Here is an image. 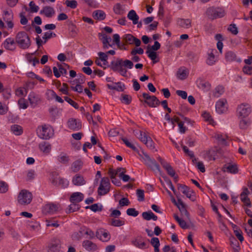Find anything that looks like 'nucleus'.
<instances>
[{
  "label": "nucleus",
  "instance_id": "nucleus-1",
  "mask_svg": "<svg viewBox=\"0 0 252 252\" xmlns=\"http://www.w3.org/2000/svg\"><path fill=\"white\" fill-rule=\"evenodd\" d=\"M140 160L148 166L155 173H161L159 166L154 159L151 158L148 154L144 151H139L138 153Z\"/></svg>",
  "mask_w": 252,
  "mask_h": 252
},
{
  "label": "nucleus",
  "instance_id": "nucleus-2",
  "mask_svg": "<svg viewBox=\"0 0 252 252\" xmlns=\"http://www.w3.org/2000/svg\"><path fill=\"white\" fill-rule=\"evenodd\" d=\"M36 133L40 139L48 140L54 136V130L51 126L44 125L38 126Z\"/></svg>",
  "mask_w": 252,
  "mask_h": 252
},
{
  "label": "nucleus",
  "instance_id": "nucleus-3",
  "mask_svg": "<svg viewBox=\"0 0 252 252\" xmlns=\"http://www.w3.org/2000/svg\"><path fill=\"white\" fill-rule=\"evenodd\" d=\"M16 42L22 49H28L31 44L28 34L25 32H18L15 37Z\"/></svg>",
  "mask_w": 252,
  "mask_h": 252
},
{
  "label": "nucleus",
  "instance_id": "nucleus-4",
  "mask_svg": "<svg viewBox=\"0 0 252 252\" xmlns=\"http://www.w3.org/2000/svg\"><path fill=\"white\" fill-rule=\"evenodd\" d=\"M2 17L6 24V29L8 31L12 32L14 26L13 22V13L12 10H4L2 11Z\"/></svg>",
  "mask_w": 252,
  "mask_h": 252
},
{
  "label": "nucleus",
  "instance_id": "nucleus-5",
  "mask_svg": "<svg viewBox=\"0 0 252 252\" xmlns=\"http://www.w3.org/2000/svg\"><path fill=\"white\" fill-rule=\"evenodd\" d=\"M160 47V43L158 41H156L151 48L148 49L146 51L148 57L152 61L153 63H157L159 61L158 55L156 52V51L158 50Z\"/></svg>",
  "mask_w": 252,
  "mask_h": 252
},
{
  "label": "nucleus",
  "instance_id": "nucleus-6",
  "mask_svg": "<svg viewBox=\"0 0 252 252\" xmlns=\"http://www.w3.org/2000/svg\"><path fill=\"white\" fill-rule=\"evenodd\" d=\"M32 198L31 192L27 190H22L18 196V203L22 205H26L31 203Z\"/></svg>",
  "mask_w": 252,
  "mask_h": 252
},
{
  "label": "nucleus",
  "instance_id": "nucleus-7",
  "mask_svg": "<svg viewBox=\"0 0 252 252\" xmlns=\"http://www.w3.org/2000/svg\"><path fill=\"white\" fill-rule=\"evenodd\" d=\"M242 192L240 193V199L243 203V207L251 208L252 207V202L248 195L250 192L246 187H243Z\"/></svg>",
  "mask_w": 252,
  "mask_h": 252
},
{
  "label": "nucleus",
  "instance_id": "nucleus-8",
  "mask_svg": "<svg viewBox=\"0 0 252 252\" xmlns=\"http://www.w3.org/2000/svg\"><path fill=\"white\" fill-rule=\"evenodd\" d=\"M110 183L108 178L104 177L101 179L100 185L98 188V193L100 195H105L110 190Z\"/></svg>",
  "mask_w": 252,
  "mask_h": 252
},
{
  "label": "nucleus",
  "instance_id": "nucleus-9",
  "mask_svg": "<svg viewBox=\"0 0 252 252\" xmlns=\"http://www.w3.org/2000/svg\"><path fill=\"white\" fill-rule=\"evenodd\" d=\"M137 137L149 149L152 150L155 149V145L153 141L151 138L148 136L145 132L140 131L137 134Z\"/></svg>",
  "mask_w": 252,
  "mask_h": 252
},
{
  "label": "nucleus",
  "instance_id": "nucleus-10",
  "mask_svg": "<svg viewBox=\"0 0 252 252\" xmlns=\"http://www.w3.org/2000/svg\"><path fill=\"white\" fill-rule=\"evenodd\" d=\"M216 111L219 114L225 113L228 109V104L225 99L221 98L218 100L215 104Z\"/></svg>",
  "mask_w": 252,
  "mask_h": 252
},
{
  "label": "nucleus",
  "instance_id": "nucleus-11",
  "mask_svg": "<svg viewBox=\"0 0 252 252\" xmlns=\"http://www.w3.org/2000/svg\"><path fill=\"white\" fill-rule=\"evenodd\" d=\"M95 236L100 241L103 242H107L111 239V235L108 230L100 228L98 229L95 234Z\"/></svg>",
  "mask_w": 252,
  "mask_h": 252
},
{
  "label": "nucleus",
  "instance_id": "nucleus-12",
  "mask_svg": "<svg viewBox=\"0 0 252 252\" xmlns=\"http://www.w3.org/2000/svg\"><path fill=\"white\" fill-rule=\"evenodd\" d=\"M142 95L145 99V102L150 107H156L159 105V101L155 96L150 95L149 94L147 93H143Z\"/></svg>",
  "mask_w": 252,
  "mask_h": 252
},
{
  "label": "nucleus",
  "instance_id": "nucleus-13",
  "mask_svg": "<svg viewBox=\"0 0 252 252\" xmlns=\"http://www.w3.org/2000/svg\"><path fill=\"white\" fill-rule=\"evenodd\" d=\"M251 112L250 106L247 103H243L237 108V113L239 116L245 118L248 116Z\"/></svg>",
  "mask_w": 252,
  "mask_h": 252
},
{
  "label": "nucleus",
  "instance_id": "nucleus-14",
  "mask_svg": "<svg viewBox=\"0 0 252 252\" xmlns=\"http://www.w3.org/2000/svg\"><path fill=\"white\" fill-rule=\"evenodd\" d=\"M122 59L118 60L112 66V69L115 71L118 72L121 75L126 77L127 75V70L122 63Z\"/></svg>",
  "mask_w": 252,
  "mask_h": 252
},
{
  "label": "nucleus",
  "instance_id": "nucleus-15",
  "mask_svg": "<svg viewBox=\"0 0 252 252\" xmlns=\"http://www.w3.org/2000/svg\"><path fill=\"white\" fill-rule=\"evenodd\" d=\"M159 161L162 167L166 170L168 174L177 181L178 176L176 175L175 172L172 166L168 162L161 158H159Z\"/></svg>",
  "mask_w": 252,
  "mask_h": 252
},
{
  "label": "nucleus",
  "instance_id": "nucleus-16",
  "mask_svg": "<svg viewBox=\"0 0 252 252\" xmlns=\"http://www.w3.org/2000/svg\"><path fill=\"white\" fill-rule=\"evenodd\" d=\"M179 189H181V191L183 194H184L187 197L189 198L191 201H194L195 200V193L192 190L190 189L186 185H180Z\"/></svg>",
  "mask_w": 252,
  "mask_h": 252
},
{
  "label": "nucleus",
  "instance_id": "nucleus-17",
  "mask_svg": "<svg viewBox=\"0 0 252 252\" xmlns=\"http://www.w3.org/2000/svg\"><path fill=\"white\" fill-rule=\"evenodd\" d=\"M60 206L52 203H47L43 207V212L45 214H54L59 210Z\"/></svg>",
  "mask_w": 252,
  "mask_h": 252
},
{
  "label": "nucleus",
  "instance_id": "nucleus-18",
  "mask_svg": "<svg viewBox=\"0 0 252 252\" xmlns=\"http://www.w3.org/2000/svg\"><path fill=\"white\" fill-rule=\"evenodd\" d=\"M16 42L13 38H6L2 43L3 47L9 51H13L16 48Z\"/></svg>",
  "mask_w": 252,
  "mask_h": 252
},
{
  "label": "nucleus",
  "instance_id": "nucleus-19",
  "mask_svg": "<svg viewBox=\"0 0 252 252\" xmlns=\"http://www.w3.org/2000/svg\"><path fill=\"white\" fill-rule=\"evenodd\" d=\"M172 201L176 205L182 214H184L187 218H189V215L186 209V205L181 199H178L177 201H176L174 198H173Z\"/></svg>",
  "mask_w": 252,
  "mask_h": 252
},
{
  "label": "nucleus",
  "instance_id": "nucleus-20",
  "mask_svg": "<svg viewBox=\"0 0 252 252\" xmlns=\"http://www.w3.org/2000/svg\"><path fill=\"white\" fill-rule=\"evenodd\" d=\"M67 127L73 130H78L81 128V123L79 120L70 118L67 121Z\"/></svg>",
  "mask_w": 252,
  "mask_h": 252
},
{
  "label": "nucleus",
  "instance_id": "nucleus-21",
  "mask_svg": "<svg viewBox=\"0 0 252 252\" xmlns=\"http://www.w3.org/2000/svg\"><path fill=\"white\" fill-rule=\"evenodd\" d=\"M56 34L50 32H47L44 33L42 39L39 36L36 38V44L38 47L40 46L43 43L46 42L47 40L53 36H55Z\"/></svg>",
  "mask_w": 252,
  "mask_h": 252
},
{
  "label": "nucleus",
  "instance_id": "nucleus-22",
  "mask_svg": "<svg viewBox=\"0 0 252 252\" xmlns=\"http://www.w3.org/2000/svg\"><path fill=\"white\" fill-rule=\"evenodd\" d=\"M209 14L211 15L212 18H219L223 17L225 12L223 9L221 8H217L215 9H210L208 11Z\"/></svg>",
  "mask_w": 252,
  "mask_h": 252
},
{
  "label": "nucleus",
  "instance_id": "nucleus-23",
  "mask_svg": "<svg viewBox=\"0 0 252 252\" xmlns=\"http://www.w3.org/2000/svg\"><path fill=\"white\" fill-rule=\"evenodd\" d=\"M39 14L43 15L47 18H51L55 14V10L54 8L50 6H45L43 7L42 9L40 11Z\"/></svg>",
  "mask_w": 252,
  "mask_h": 252
},
{
  "label": "nucleus",
  "instance_id": "nucleus-24",
  "mask_svg": "<svg viewBox=\"0 0 252 252\" xmlns=\"http://www.w3.org/2000/svg\"><path fill=\"white\" fill-rule=\"evenodd\" d=\"M82 246L85 250L89 252H94L97 249L96 244L89 240L83 241L82 242Z\"/></svg>",
  "mask_w": 252,
  "mask_h": 252
},
{
  "label": "nucleus",
  "instance_id": "nucleus-25",
  "mask_svg": "<svg viewBox=\"0 0 252 252\" xmlns=\"http://www.w3.org/2000/svg\"><path fill=\"white\" fill-rule=\"evenodd\" d=\"M124 39L126 42L129 44L135 45L137 47H139L141 44V41L140 39L135 37L130 34H126L124 35Z\"/></svg>",
  "mask_w": 252,
  "mask_h": 252
},
{
  "label": "nucleus",
  "instance_id": "nucleus-26",
  "mask_svg": "<svg viewBox=\"0 0 252 252\" xmlns=\"http://www.w3.org/2000/svg\"><path fill=\"white\" fill-rule=\"evenodd\" d=\"M54 75L56 78L60 77L62 75H65L67 74V71L64 69L61 64H58L57 66L53 67Z\"/></svg>",
  "mask_w": 252,
  "mask_h": 252
},
{
  "label": "nucleus",
  "instance_id": "nucleus-27",
  "mask_svg": "<svg viewBox=\"0 0 252 252\" xmlns=\"http://www.w3.org/2000/svg\"><path fill=\"white\" fill-rule=\"evenodd\" d=\"M38 147L40 151L46 155H49L52 149L51 145L47 142H42L40 143L39 144Z\"/></svg>",
  "mask_w": 252,
  "mask_h": 252
},
{
  "label": "nucleus",
  "instance_id": "nucleus-28",
  "mask_svg": "<svg viewBox=\"0 0 252 252\" xmlns=\"http://www.w3.org/2000/svg\"><path fill=\"white\" fill-rule=\"evenodd\" d=\"M72 183L74 186H82L85 185L86 182L82 176L76 174L72 177Z\"/></svg>",
  "mask_w": 252,
  "mask_h": 252
},
{
  "label": "nucleus",
  "instance_id": "nucleus-29",
  "mask_svg": "<svg viewBox=\"0 0 252 252\" xmlns=\"http://www.w3.org/2000/svg\"><path fill=\"white\" fill-rule=\"evenodd\" d=\"M107 87L110 90H116L118 92H123L125 89V84L121 82L114 83L112 84H107Z\"/></svg>",
  "mask_w": 252,
  "mask_h": 252
},
{
  "label": "nucleus",
  "instance_id": "nucleus-30",
  "mask_svg": "<svg viewBox=\"0 0 252 252\" xmlns=\"http://www.w3.org/2000/svg\"><path fill=\"white\" fill-rule=\"evenodd\" d=\"M122 140L127 147L131 148L134 151L137 153L139 151L138 150V144L135 142L128 140L126 138H123Z\"/></svg>",
  "mask_w": 252,
  "mask_h": 252
},
{
  "label": "nucleus",
  "instance_id": "nucleus-31",
  "mask_svg": "<svg viewBox=\"0 0 252 252\" xmlns=\"http://www.w3.org/2000/svg\"><path fill=\"white\" fill-rule=\"evenodd\" d=\"M84 195L82 193L80 192H75L71 194L70 197V201L72 203H78L82 201Z\"/></svg>",
  "mask_w": 252,
  "mask_h": 252
},
{
  "label": "nucleus",
  "instance_id": "nucleus-32",
  "mask_svg": "<svg viewBox=\"0 0 252 252\" xmlns=\"http://www.w3.org/2000/svg\"><path fill=\"white\" fill-rule=\"evenodd\" d=\"M127 17L129 20L132 22L133 25L138 24L139 17L135 10H130L127 14Z\"/></svg>",
  "mask_w": 252,
  "mask_h": 252
},
{
  "label": "nucleus",
  "instance_id": "nucleus-33",
  "mask_svg": "<svg viewBox=\"0 0 252 252\" xmlns=\"http://www.w3.org/2000/svg\"><path fill=\"white\" fill-rule=\"evenodd\" d=\"M10 130L12 134L16 136H20L23 133V127L18 125H12L10 127Z\"/></svg>",
  "mask_w": 252,
  "mask_h": 252
},
{
  "label": "nucleus",
  "instance_id": "nucleus-34",
  "mask_svg": "<svg viewBox=\"0 0 252 252\" xmlns=\"http://www.w3.org/2000/svg\"><path fill=\"white\" fill-rule=\"evenodd\" d=\"M215 39L218 41L217 43V48L219 52L222 53L223 46L222 41L224 40L222 35L220 33L217 34L215 36Z\"/></svg>",
  "mask_w": 252,
  "mask_h": 252
},
{
  "label": "nucleus",
  "instance_id": "nucleus-35",
  "mask_svg": "<svg viewBox=\"0 0 252 252\" xmlns=\"http://www.w3.org/2000/svg\"><path fill=\"white\" fill-rule=\"evenodd\" d=\"M125 5L120 3H117L114 5L113 11L117 15H123L125 12Z\"/></svg>",
  "mask_w": 252,
  "mask_h": 252
},
{
  "label": "nucleus",
  "instance_id": "nucleus-36",
  "mask_svg": "<svg viewBox=\"0 0 252 252\" xmlns=\"http://www.w3.org/2000/svg\"><path fill=\"white\" fill-rule=\"evenodd\" d=\"M79 232L81 234V235L85 234L87 235L88 238L90 239H93L95 236L94 232L91 229L86 227H81L79 230Z\"/></svg>",
  "mask_w": 252,
  "mask_h": 252
},
{
  "label": "nucleus",
  "instance_id": "nucleus-37",
  "mask_svg": "<svg viewBox=\"0 0 252 252\" xmlns=\"http://www.w3.org/2000/svg\"><path fill=\"white\" fill-rule=\"evenodd\" d=\"M189 73V70L184 67L179 69L177 76L180 80H184L187 77Z\"/></svg>",
  "mask_w": 252,
  "mask_h": 252
},
{
  "label": "nucleus",
  "instance_id": "nucleus-38",
  "mask_svg": "<svg viewBox=\"0 0 252 252\" xmlns=\"http://www.w3.org/2000/svg\"><path fill=\"white\" fill-rule=\"evenodd\" d=\"M178 23L181 27L185 29H189L191 26V21L189 19H180Z\"/></svg>",
  "mask_w": 252,
  "mask_h": 252
},
{
  "label": "nucleus",
  "instance_id": "nucleus-39",
  "mask_svg": "<svg viewBox=\"0 0 252 252\" xmlns=\"http://www.w3.org/2000/svg\"><path fill=\"white\" fill-rule=\"evenodd\" d=\"M202 116L204 121L208 122L210 125L214 126L217 124L216 122L213 120L212 117L209 112H204L202 114Z\"/></svg>",
  "mask_w": 252,
  "mask_h": 252
},
{
  "label": "nucleus",
  "instance_id": "nucleus-40",
  "mask_svg": "<svg viewBox=\"0 0 252 252\" xmlns=\"http://www.w3.org/2000/svg\"><path fill=\"white\" fill-rule=\"evenodd\" d=\"M28 100L32 107H34L39 100L38 97L34 93H30L28 95Z\"/></svg>",
  "mask_w": 252,
  "mask_h": 252
},
{
  "label": "nucleus",
  "instance_id": "nucleus-41",
  "mask_svg": "<svg viewBox=\"0 0 252 252\" xmlns=\"http://www.w3.org/2000/svg\"><path fill=\"white\" fill-rule=\"evenodd\" d=\"M93 17L97 20H103L106 17L105 12L101 10H97L94 11L93 13Z\"/></svg>",
  "mask_w": 252,
  "mask_h": 252
},
{
  "label": "nucleus",
  "instance_id": "nucleus-42",
  "mask_svg": "<svg viewBox=\"0 0 252 252\" xmlns=\"http://www.w3.org/2000/svg\"><path fill=\"white\" fill-rule=\"evenodd\" d=\"M142 216L145 220H156L158 219L157 216H156L151 211L143 212Z\"/></svg>",
  "mask_w": 252,
  "mask_h": 252
},
{
  "label": "nucleus",
  "instance_id": "nucleus-43",
  "mask_svg": "<svg viewBox=\"0 0 252 252\" xmlns=\"http://www.w3.org/2000/svg\"><path fill=\"white\" fill-rule=\"evenodd\" d=\"M30 8H26L27 11L30 12V13H36L38 11L39 7L33 1H31L29 3Z\"/></svg>",
  "mask_w": 252,
  "mask_h": 252
},
{
  "label": "nucleus",
  "instance_id": "nucleus-44",
  "mask_svg": "<svg viewBox=\"0 0 252 252\" xmlns=\"http://www.w3.org/2000/svg\"><path fill=\"white\" fill-rule=\"evenodd\" d=\"M151 243L154 248L155 252H159V241L158 238L154 237L151 240Z\"/></svg>",
  "mask_w": 252,
  "mask_h": 252
},
{
  "label": "nucleus",
  "instance_id": "nucleus-45",
  "mask_svg": "<svg viewBox=\"0 0 252 252\" xmlns=\"http://www.w3.org/2000/svg\"><path fill=\"white\" fill-rule=\"evenodd\" d=\"M217 61V58L212 51L208 53L206 63L208 65H212L214 64Z\"/></svg>",
  "mask_w": 252,
  "mask_h": 252
},
{
  "label": "nucleus",
  "instance_id": "nucleus-46",
  "mask_svg": "<svg viewBox=\"0 0 252 252\" xmlns=\"http://www.w3.org/2000/svg\"><path fill=\"white\" fill-rule=\"evenodd\" d=\"M174 218L178 222L180 227L183 229L188 228L187 222L182 219L180 218L178 215H174Z\"/></svg>",
  "mask_w": 252,
  "mask_h": 252
},
{
  "label": "nucleus",
  "instance_id": "nucleus-47",
  "mask_svg": "<svg viewBox=\"0 0 252 252\" xmlns=\"http://www.w3.org/2000/svg\"><path fill=\"white\" fill-rule=\"evenodd\" d=\"M216 152L214 150L211 149L206 153L205 158L209 160H215L216 159Z\"/></svg>",
  "mask_w": 252,
  "mask_h": 252
},
{
  "label": "nucleus",
  "instance_id": "nucleus-48",
  "mask_svg": "<svg viewBox=\"0 0 252 252\" xmlns=\"http://www.w3.org/2000/svg\"><path fill=\"white\" fill-rule=\"evenodd\" d=\"M224 171L230 173L235 174L236 173V165L235 164H227L224 167Z\"/></svg>",
  "mask_w": 252,
  "mask_h": 252
},
{
  "label": "nucleus",
  "instance_id": "nucleus-49",
  "mask_svg": "<svg viewBox=\"0 0 252 252\" xmlns=\"http://www.w3.org/2000/svg\"><path fill=\"white\" fill-rule=\"evenodd\" d=\"M224 91V88L222 86H218L214 90V95L216 97H219L223 94Z\"/></svg>",
  "mask_w": 252,
  "mask_h": 252
},
{
  "label": "nucleus",
  "instance_id": "nucleus-50",
  "mask_svg": "<svg viewBox=\"0 0 252 252\" xmlns=\"http://www.w3.org/2000/svg\"><path fill=\"white\" fill-rule=\"evenodd\" d=\"M125 224V221L123 220L119 219H112L111 224L115 227H120L124 225Z\"/></svg>",
  "mask_w": 252,
  "mask_h": 252
},
{
  "label": "nucleus",
  "instance_id": "nucleus-51",
  "mask_svg": "<svg viewBox=\"0 0 252 252\" xmlns=\"http://www.w3.org/2000/svg\"><path fill=\"white\" fill-rule=\"evenodd\" d=\"M133 244L136 247L140 249H144L146 248V244L144 241L140 240H135L133 241Z\"/></svg>",
  "mask_w": 252,
  "mask_h": 252
},
{
  "label": "nucleus",
  "instance_id": "nucleus-52",
  "mask_svg": "<svg viewBox=\"0 0 252 252\" xmlns=\"http://www.w3.org/2000/svg\"><path fill=\"white\" fill-rule=\"evenodd\" d=\"M228 237L229 239V243L230 245L234 251V252H236V240L234 236H233L231 234L228 235Z\"/></svg>",
  "mask_w": 252,
  "mask_h": 252
},
{
  "label": "nucleus",
  "instance_id": "nucleus-53",
  "mask_svg": "<svg viewBox=\"0 0 252 252\" xmlns=\"http://www.w3.org/2000/svg\"><path fill=\"white\" fill-rule=\"evenodd\" d=\"M193 162L195 164V165L197 169L202 173L205 172V168L204 165L202 161H197L196 159L194 158L192 160Z\"/></svg>",
  "mask_w": 252,
  "mask_h": 252
},
{
  "label": "nucleus",
  "instance_id": "nucleus-54",
  "mask_svg": "<svg viewBox=\"0 0 252 252\" xmlns=\"http://www.w3.org/2000/svg\"><path fill=\"white\" fill-rule=\"evenodd\" d=\"M87 209H90L92 211L94 212H96L97 211H100L102 210V205L100 204H94L90 206H87Z\"/></svg>",
  "mask_w": 252,
  "mask_h": 252
},
{
  "label": "nucleus",
  "instance_id": "nucleus-55",
  "mask_svg": "<svg viewBox=\"0 0 252 252\" xmlns=\"http://www.w3.org/2000/svg\"><path fill=\"white\" fill-rule=\"evenodd\" d=\"M66 6L71 9H75L78 5L77 1L76 0H66L64 2Z\"/></svg>",
  "mask_w": 252,
  "mask_h": 252
},
{
  "label": "nucleus",
  "instance_id": "nucleus-56",
  "mask_svg": "<svg viewBox=\"0 0 252 252\" xmlns=\"http://www.w3.org/2000/svg\"><path fill=\"white\" fill-rule=\"evenodd\" d=\"M82 166V163L80 160H77L74 162L72 165V170L73 172L78 171Z\"/></svg>",
  "mask_w": 252,
  "mask_h": 252
},
{
  "label": "nucleus",
  "instance_id": "nucleus-57",
  "mask_svg": "<svg viewBox=\"0 0 252 252\" xmlns=\"http://www.w3.org/2000/svg\"><path fill=\"white\" fill-rule=\"evenodd\" d=\"M27 94V90L24 88H19L15 92V94L18 96H24Z\"/></svg>",
  "mask_w": 252,
  "mask_h": 252
},
{
  "label": "nucleus",
  "instance_id": "nucleus-58",
  "mask_svg": "<svg viewBox=\"0 0 252 252\" xmlns=\"http://www.w3.org/2000/svg\"><path fill=\"white\" fill-rule=\"evenodd\" d=\"M124 170V169L122 168H118V169H117V170H114L112 169H110L109 170L108 173H109V176H110L111 179H112V178H115V176L117 174H119L120 172L122 170Z\"/></svg>",
  "mask_w": 252,
  "mask_h": 252
},
{
  "label": "nucleus",
  "instance_id": "nucleus-59",
  "mask_svg": "<svg viewBox=\"0 0 252 252\" xmlns=\"http://www.w3.org/2000/svg\"><path fill=\"white\" fill-rule=\"evenodd\" d=\"M121 63L126 68L131 69L133 66V63L128 60H123L122 59Z\"/></svg>",
  "mask_w": 252,
  "mask_h": 252
},
{
  "label": "nucleus",
  "instance_id": "nucleus-60",
  "mask_svg": "<svg viewBox=\"0 0 252 252\" xmlns=\"http://www.w3.org/2000/svg\"><path fill=\"white\" fill-rule=\"evenodd\" d=\"M236 58V55L234 53L231 51H228L225 55L226 60L228 62L234 61Z\"/></svg>",
  "mask_w": 252,
  "mask_h": 252
},
{
  "label": "nucleus",
  "instance_id": "nucleus-61",
  "mask_svg": "<svg viewBox=\"0 0 252 252\" xmlns=\"http://www.w3.org/2000/svg\"><path fill=\"white\" fill-rule=\"evenodd\" d=\"M8 189V185L5 182L0 181V193L6 192Z\"/></svg>",
  "mask_w": 252,
  "mask_h": 252
},
{
  "label": "nucleus",
  "instance_id": "nucleus-62",
  "mask_svg": "<svg viewBox=\"0 0 252 252\" xmlns=\"http://www.w3.org/2000/svg\"><path fill=\"white\" fill-rule=\"evenodd\" d=\"M8 111V106L4 103L0 102V115L5 114Z\"/></svg>",
  "mask_w": 252,
  "mask_h": 252
},
{
  "label": "nucleus",
  "instance_id": "nucleus-63",
  "mask_svg": "<svg viewBox=\"0 0 252 252\" xmlns=\"http://www.w3.org/2000/svg\"><path fill=\"white\" fill-rule=\"evenodd\" d=\"M69 181L66 179L63 178H59V184L63 188H67L69 185Z\"/></svg>",
  "mask_w": 252,
  "mask_h": 252
},
{
  "label": "nucleus",
  "instance_id": "nucleus-64",
  "mask_svg": "<svg viewBox=\"0 0 252 252\" xmlns=\"http://www.w3.org/2000/svg\"><path fill=\"white\" fill-rule=\"evenodd\" d=\"M18 105L19 108L23 109H26L28 106L27 102L24 98H20L18 100Z\"/></svg>",
  "mask_w": 252,
  "mask_h": 252
}]
</instances>
